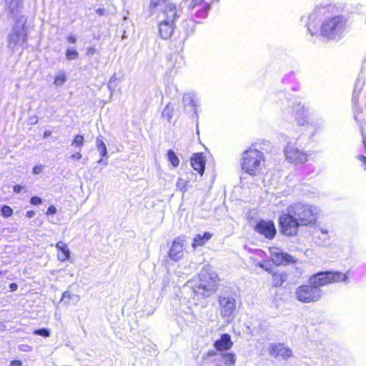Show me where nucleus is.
<instances>
[{
  "mask_svg": "<svg viewBox=\"0 0 366 366\" xmlns=\"http://www.w3.org/2000/svg\"><path fill=\"white\" fill-rule=\"evenodd\" d=\"M42 202V200L40 197H32L31 199H30V203L33 205H35V206H37V205H39L41 204Z\"/></svg>",
  "mask_w": 366,
  "mask_h": 366,
  "instance_id": "nucleus-36",
  "label": "nucleus"
},
{
  "mask_svg": "<svg viewBox=\"0 0 366 366\" xmlns=\"http://www.w3.org/2000/svg\"><path fill=\"white\" fill-rule=\"evenodd\" d=\"M174 111V107L172 103H168L162 112L163 118L166 119L168 122H170Z\"/></svg>",
  "mask_w": 366,
  "mask_h": 366,
  "instance_id": "nucleus-26",
  "label": "nucleus"
},
{
  "mask_svg": "<svg viewBox=\"0 0 366 366\" xmlns=\"http://www.w3.org/2000/svg\"><path fill=\"white\" fill-rule=\"evenodd\" d=\"M347 274L341 272L326 271L317 272L309 278V285L298 287L295 292L296 299L304 303L318 301L322 296L320 287L328 284L347 282Z\"/></svg>",
  "mask_w": 366,
  "mask_h": 366,
  "instance_id": "nucleus-3",
  "label": "nucleus"
},
{
  "mask_svg": "<svg viewBox=\"0 0 366 366\" xmlns=\"http://www.w3.org/2000/svg\"><path fill=\"white\" fill-rule=\"evenodd\" d=\"M271 356L274 357H282L287 359L292 356V353L290 348L284 347L282 344H271L268 349Z\"/></svg>",
  "mask_w": 366,
  "mask_h": 366,
  "instance_id": "nucleus-16",
  "label": "nucleus"
},
{
  "mask_svg": "<svg viewBox=\"0 0 366 366\" xmlns=\"http://www.w3.org/2000/svg\"><path fill=\"white\" fill-rule=\"evenodd\" d=\"M357 159L362 162V166L366 170V157L363 155H358Z\"/></svg>",
  "mask_w": 366,
  "mask_h": 366,
  "instance_id": "nucleus-38",
  "label": "nucleus"
},
{
  "mask_svg": "<svg viewBox=\"0 0 366 366\" xmlns=\"http://www.w3.org/2000/svg\"><path fill=\"white\" fill-rule=\"evenodd\" d=\"M317 243L319 244V242H322L325 239V236H322L321 234H318V236H317Z\"/></svg>",
  "mask_w": 366,
  "mask_h": 366,
  "instance_id": "nucleus-51",
  "label": "nucleus"
},
{
  "mask_svg": "<svg viewBox=\"0 0 366 366\" xmlns=\"http://www.w3.org/2000/svg\"><path fill=\"white\" fill-rule=\"evenodd\" d=\"M255 231L269 239H272L277 232L274 222L270 220H260L256 224Z\"/></svg>",
  "mask_w": 366,
  "mask_h": 366,
  "instance_id": "nucleus-14",
  "label": "nucleus"
},
{
  "mask_svg": "<svg viewBox=\"0 0 366 366\" xmlns=\"http://www.w3.org/2000/svg\"><path fill=\"white\" fill-rule=\"evenodd\" d=\"M285 156L286 159L293 164H302L307 161V155L297 147V142H289L285 148Z\"/></svg>",
  "mask_w": 366,
  "mask_h": 366,
  "instance_id": "nucleus-9",
  "label": "nucleus"
},
{
  "mask_svg": "<svg viewBox=\"0 0 366 366\" xmlns=\"http://www.w3.org/2000/svg\"><path fill=\"white\" fill-rule=\"evenodd\" d=\"M219 0H192L189 6V13L197 18L207 17L211 5Z\"/></svg>",
  "mask_w": 366,
  "mask_h": 366,
  "instance_id": "nucleus-10",
  "label": "nucleus"
},
{
  "mask_svg": "<svg viewBox=\"0 0 366 366\" xmlns=\"http://www.w3.org/2000/svg\"><path fill=\"white\" fill-rule=\"evenodd\" d=\"M22 362L19 360H12L10 363V366H21Z\"/></svg>",
  "mask_w": 366,
  "mask_h": 366,
  "instance_id": "nucleus-42",
  "label": "nucleus"
},
{
  "mask_svg": "<svg viewBox=\"0 0 366 366\" xmlns=\"http://www.w3.org/2000/svg\"><path fill=\"white\" fill-rule=\"evenodd\" d=\"M184 254V240L183 238L178 237H176L169 249L168 257L174 262L181 259Z\"/></svg>",
  "mask_w": 366,
  "mask_h": 366,
  "instance_id": "nucleus-13",
  "label": "nucleus"
},
{
  "mask_svg": "<svg viewBox=\"0 0 366 366\" xmlns=\"http://www.w3.org/2000/svg\"><path fill=\"white\" fill-rule=\"evenodd\" d=\"M168 160L172 165L177 167L179 164V159L173 150H169L167 152Z\"/></svg>",
  "mask_w": 366,
  "mask_h": 366,
  "instance_id": "nucleus-30",
  "label": "nucleus"
},
{
  "mask_svg": "<svg viewBox=\"0 0 366 366\" xmlns=\"http://www.w3.org/2000/svg\"><path fill=\"white\" fill-rule=\"evenodd\" d=\"M96 52V49L94 47H89L87 49L86 54L87 55H93Z\"/></svg>",
  "mask_w": 366,
  "mask_h": 366,
  "instance_id": "nucleus-47",
  "label": "nucleus"
},
{
  "mask_svg": "<svg viewBox=\"0 0 366 366\" xmlns=\"http://www.w3.org/2000/svg\"><path fill=\"white\" fill-rule=\"evenodd\" d=\"M1 214L4 217L8 218L12 215L13 209L8 205H4L1 209Z\"/></svg>",
  "mask_w": 366,
  "mask_h": 366,
  "instance_id": "nucleus-33",
  "label": "nucleus"
},
{
  "mask_svg": "<svg viewBox=\"0 0 366 366\" xmlns=\"http://www.w3.org/2000/svg\"><path fill=\"white\" fill-rule=\"evenodd\" d=\"M167 4L168 2H167V0H151L149 5L150 14H154L162 9Z\"/></svg>",
  "mask_w": 366,
  "mask_h": 366,
  "instance_id": "nucleus-24",
  "label": "nucleus"
},
{
  "mask_svg": "<svg viewBox=\"0 0 366 366\" xmlns=\"http://www.w3.org/2000/svg\"><path fill=\"white\" fill-rule=\"evenodd\" d=\"M81 154L80 152H77L71 155V159L74 160H79L81 158Z\"/></svg>",
  "mask_w": 366,
  "mask_h": 366,
  "instance_id": "nucleus-41",
  "label": "nucleus"
},
{
  "mask_svg": "<svg viewBox=\"0 0 366 366\" xmlns=\"http://www.w3.org/2000/svg\"><path fill=\"white\" fill-rule=\"evenodd\" d=\"M233 346L231 336L227 333L220 335L213 343V348L202 353L201 365L213 364L214 366H235L237 355L229 352Z\"/></svg>",
  "mask_w": 366,
  "mask_h": 366,
  "instance_id": "nucleus-5",
  "label": "nucleus"
},
{
  "mask_svg": "<svg viewBox=\"0 0 366 366\" xmlns=\"http://www.w3.org/2000/svg\"><path fill=\"white\" fill-rule=\"evenodd\" d=\"M66 78L64 73H59L58 74L54 79V84L56 86H60L64 84L66 81Z\"/></svg>",
  "mask_w": 366,
  "mask_h": 366,
  "instance_id": "nucleus-34",
  "label": "nucleus"
},
{
  "mask_svg": "<svg viewBox=\"0 0 366 366\" xmlns=\"http://www.w3.org/2000/svg\"><path fill=\"white\" fill-rule=\"evenodd\" d=\"M19 349L22 352H29L31 350V347L27 345H19Z\"/></svg>",
  "mask_w": 366,
  "mask_h": 366,
  "instance_id": "nucleus-39",
  "label": "nucleus"
},
{
  "mask_svg": "<svg viewBox=\"0 0 366 366\" xmlns=\"http://www.w3.org/2000/svg\"><path fill=\"white\" fill-rule=\"evenodd\" d=\"M182 102L184 109L190 107L191 109L197 114V107L199 106V102L196 98L195 94L188 92L183 95Z\"/></svg>",
  "mask_w": 366,
  "mask_h": 366,
  "instance_id": "nucleus-19",
  "label": "nucleus"
},
{
  "mask_svg": "<svg viewBox=\"0 0 366 366\" xmlns=\"http://www.w3.org/2000/svg\"><path fill=\"white\" fill-rule=\"evenodd\" d=\"M80 300L78 295L74 294L69 291H66L62 294L61 302L66 306L72 305L76 306Z\"/></svg>",
  "mask_w": 366,
  "mask_h": 366,
  "instance_id": "nucleus-21",
  "label": "nucleus"
},
{
  "mask_svg": "<svg viewBox=\"0 0 366 366\" xmlns=\"http://www.w3.org/2000/svg\"><path fill=\"white\" fill-rule=\"evenodd\" d=\"M175 24L167 20H160L159 24V33L162 39H167L173 32Z\"/></svg>",
  "mask_w": 366,
  "mask_h": 366,
  "instance_id": "nucleus-18",
  "label": "nucleus"
},
{
  "mask_svg": "<svg viewBox=\"0 0 366 366\" xmlns=\"http://www.w3.org/2000/svg\"><path fill=\"white\" fill-rule=\"evenodd\" d=\"M84 136L81 135V134H77L74 137V139L71 143V145L75 147L76 148H79L80 150L81 148L84 145Z\"/></svg>",
  "mask_w": 366,
  "mask_h": 366,
  "instance_id": "nucleus-31",
  "label": "nucleus"
},
{
  "mask_svg": "<svg viewBox=\"0 0 366 366\" xmlns=\"http://www.w3.org/2000/svg\"><path fill=\"white\" fill-rule=\"evenodd\" d=\"M67 40L69 43L74 44L76 41V38L74 35H70L68 36Z\"/></svg>",
  "mask_w": 366,
  "mask_h": 366,
  "instance_id": "nucleus-45",
  "label": "nucleus"
},
{
  "mask_svg": "<svg viewBox=\"0 0 366 366\" xmlns=\"http://www.w3.org/2000/svg\"><path fill=\"white\" fill-rule=\"evenodd\" d=\"M161 13L158 16L160 20H167L175 24L176 19L179 16L180 11L177 9L175 4L168 3L165 6L160 10Z\"/></svg>",
  "mask_w": 366,
  "mask_h": 366,
  "instance_id": "nucleus-15",
  "label": "nucleus"
},
{
  "mask_svg": "<svg viewBox=\"0 0 366 366\" xmlns=\"http://www.w3.org/2000/svg\"><path fill=\"white\" fill-rule=\"evenodd\" d=\"M6 8L12 15L16 14L19 11L20 0H5Z\"/></svg>",
  "mask_w": 366,
  "mask_h": 366,
  "instance_id": "nucleus-25",
  "label": "nucleus"
},
{
  "mask_svg": "<svg viewBox=\"0 0 366 366\" xmlns=\"http://www.w3.org/2000/svg\"><path fill=\"white\" fill-rule=\"evenodd\" d=\"M4 273L3 271H0V274H2Z\"/></svg>",
  "mask_w": 366,
  "mask_h": 366,
  "instance_id": "nucleus-53",
  "label": "nucleus"
},
{
  "mask_svg": "<svg viewBox=\"0 0 366 366\" xmlns=\"http://www.w3.org/2000/svg\"><path fill=\"white\" fill-rule=\"evenodd\" d=\"M187 175V177L184 179L185 180H189V182L190 179L192 178V177L194 175V174L191 172L188 173Z\"/></svg>",
  "mask_w": 366,
  "mask_h": 366,
  "instance_id": "nucleus-52",
  "label": "nucleus"
},
{
  "mask_svg": "<svg viewBox=\"0 0 366 366\" xmlns=\"http://www.w3.org/2000/svg\"><path fill=\"white\" fill-rule=\"evenodd\" d=\"M34 334L36 335L42 336L44 337H48L50 335V331L47 328H41V329L36 330L34 332Z\"/></svg>",
  "mask_w": 366,
  "mask_h": 366,
  "instance_id": "nucleus-35",
  "label": "nucleus"
},
{
  "mask_svg": "<svg viewBox=\"0 0 366 366\" xmlns=\"http://www.w3.org/2000/svg\"><path fill=\"white\" fill-rule=\"evenodd\" d=\"M44 166L41 164H38L34 167L32 172L34 174H39L42 172Z\"/></svg>",
  "mask_w": 366,
  "mask_h": 366,
  "instance_id": "nucleus-37",
  "label": "nucleus"
},
{
  "mask_svg": "<svg viewBox=\"0 0 366 366\" xmlns=\"http://www.w3.org/2000/svg\"><path fill=\"white\" fill-rule=\"evenodd\" d=\"M34 215H35V212L33 210L27 211L26 213V217L29 219L34 217Z\"/></svg>",
  "mask_w": 366,
  "mask_h": 366,
  "instance_id": "nucleus-46",
  "label": "nucleus"
},
{
  "mask_svg": "<svg viewBox=\"0 0 366 366\" xmlns=\"http://www.w3.org/2000/svg\"><path fill=\"white\" fill-rule=\"evenodd\" d=\"M56 212V209L54 206L53 205H51L49 207L47 211H46V214L49 215V214H54Z\"/></svg>",
  "mask_w": 366,
  "mask_h": 366,
  "instance_id": "nucleus-40",
  "label": "nucleus"
},
{
  "mask_svg": "<svg viewBox=\"0 0 366 366\" xmlns=\"http://www.w3.org/2000/svg\"><path fill=\"white\" fill-rule=\"evenodd\" d=\"M211 237L212 234L209 232H204L203 234H197L193 239V248H197L199 246L204 244L205 242H207Z\"/></svg>",
  "mask_w": 366,
  "mask_h": 366,
  "instance_id": "nucleus-23",
  "label": "nucleus"
},
{
  "mask_svg": "<svg viewBox=\"0 0 366 366\" xmlns=\"http://www.w3.org/2000/svg\"><path fill=\"white\" fill-rule=\"evenodd\" d=\"M277 96V104L282 109L283 117L287 118L291 114L299 126H304L307 123V107L297 100L290 99L284 92H280Z\"/></svg>",
  "mask_w": 366,
  "mask_h": 366,
  "instance_id": "nucleus-6",
  "label": "nucleus"
},
{
  "mask_svg": "<svg viewBox=\"0 0 366 366\" xmlns=\"http://www.w3.org/2000/svg\"><path fill=\"white\" fill-rule=\"evenodd\" d=\"M257 265H258L259 267H261V268H262V269H265L266 271H269V267H267V264H266L265 262H259V263L257 264Z\"/></svg>",
  "mask_w": 366,
  "mask_h": 366,
  "instance_id": "nucleus-44",
  "label": "nucleus"
},
{
  "mask_svg": "<svg viewBox=\"0 0 366 366\" xmlns=\"http://www.w3.org/2000/svg\"><path fill=\"white\" fill-rule=\"evenodd\" d=\"M177 189L180 191L184 195L189 187V180H185L184 178H179L176 183Z\"/></svg>",
  "mask_w": 366,
  "mask_h": 366,
  "instance_id": "nucleus-29",
  "label": "nucleus"
},
{
  "mask_svg": "<svg viewBox=\"0 0 366 366\" xmlns=\"http://www.w3.org/2000/svg\"><path fill=\"white\" fill-rule=\"evenodd\" d=\"M191 166L200 175H202L205 169V159L202 153L194 154L190 160Z\"/></svg>",
  "mask_w": 366,
  "mask_h": 366,
  "instance_id": "nucleus-17",
  "label": "nucleus"
},
{
  "mask_svg": "<svg viewBox=\"0 0 366 366\" xmlns=\"http://www.w3.org/2000/svg\"><path fill=\"white\" fill-rule=\"evenodd\" d=\"M56 248L58 249L59 252L57 254V258L61 262H64L66 260L69 259L70 258V250L68 246L62 241H59L56 244Z\"/></svg>",
  "mask_w": 366,
  "mask_h": 366,
  "instance_id": "nucleus-20",
  "label": "nucleus"
},
{
  "mask_svg": "<svg viewBox=\"0 0 366 366\" xmlns=\"http://www.w3.org/2000/svg\"><path fill=\"white\" fill-rule=\"evenodd\" d=\"M9 288L11 292H14L18 289V285L16 283H11L9 285Z\"/></svg>",
  "mask_w": 366,
  "mask_h": 366,
  "instance_id": "nucleus-48",
  "label": "nucleus"
},
{
  "mask_svg": "<svg viewBox=\"0 0 366 366\" xmlns=\"http://www.w3.org/2000/svg\"><path fill=\"white\" fill-rule=\"evenodd\" d=\"M320 209L314 205L296 202L289 206L279 217L282 232L287 236L297 234L301 226H308L315 223Z\"/></svg>",
  "mask_w": 366,
  "mask_h": 366,
  "instance_id": "nucleus-2",
  "label": "nucleus"
},
{
  "mask_svg": "<svg viewBox=\"0 0 366 366\" xmlns=\"http://www.w3.org/2000/svg\"><path fill=\"white\" fill-rule=\"evenodd\" d=\"M22 189H23V187H22V186L17 184V185H15V186L14 187L13 190H14V192L15 193L18 194V193H20V192H21V191L22 190Z\"/></svg>",
  "mask_w": 366,
  "mask_h": 366,
  "instance_id": "nucleus-43",
  "label": "nucleus"
},
{
  "mask_svg": "<svg viewBox=\"0 0 366 366\" xmlns=\"http://www.w3.org/2000/svg\"><path fill=\"white\" fill-rule=\"evenodd\" d=\"M218 274L209 265L204 266L199 273V280L197 282H188L182 288V293L188 300H193L194 304L197 305L200 299L210 296L217 288Z\"/></svg>",
  "mask_w": 366,
  "mask_h": 366,
  "instance_id": "nucleus-4",
  "label": "nucleus"
},
{
  "mask_svg": "<svg viewBox=\"0 0 366 366\" xmlns=\"http://www.w3.org/2000/svg\"><path fill=\"white\" fill-rule=\"evenodd\" d=\"M51 134V131H49V130L45 131V132H44L43 137H44V139H46V138H48Z\"/></svg>",
  "mask_w": 366,
  "mask_h": 366,
  "instance_id": "nucleus-50",
  "label": "nucleus"
},
{
  "mask_svg": "<svg viewBox=\"0 0 366 366\" xmlns=\"http://www.w3.org/2000/svg\"><path fill=\"white\" fill-rule=\"evenodd\" d=\"M219 305L221 316L230 320L236 310V299L232 296L222 295L219 297Z\"/></svg>",
  "mask_w": 366,
  "mask_h": 366,
  "instance_id": "nucleus-11",
  "label": "nucleus"
},
{
  "mask_svg": "<svg viewBox=\"0 0 366 366\" xmlns=\"http://www.w3.org/2000/svg\"><path fill=\"white\" fill-rule=\"evenodd\" d=\"M270 258L272 262L277 265H287L291 263L296 262V259L284 252L280 249L277 247H272L269 249Z\"/></svg>",
  "mask_w": 366,
  "mask_h": 366,
  "instance_id": "nucleus-12",
  "label": "nucleus"
},
{
  "mask_svg": "<svg viewBox=\"0 0 366 366\" xmlns=\"http://www.w3.org/2000/svg\"><path fill=\"white\" fill-rule=\"evenodd\" d=\"M79 54L76 49H68L66 51V58L68 60H75L78 58Z\"/></svg>",
  "mask_w": 366,
  "mask_h": 366,
  "instance_id": "nucleus-32",
  "label": "nucleus"
},
{
  "mask_svg": "<svg viewBox=\"0 0 366 366\" xmlns=\"http://www.w3.org/2000/svg\"><path fill=\"white\" fill-rule=\"evenodd\" d=\"M264 154L256 149H249L242 154V169L251 176H257L264 166Z\"/></svg>",
  "mask_w": 366,
  "mask_h": 366,
  "instance_id": "nucleus-8",
  "label": "nucleus"
},
{
  "mask_svg": "<svg viewBox=\"0 0 366 366\" xmlns=\"http://www.w3.org/2000/svg\"><path fill=\"white\" fill-rule=\"evenodd\" d=\"M26 23V19L24 16L19 17L7 36V47L12 54L19 50L23 51L26 47L28 32Z\"/></svg>",
  "mask_w": 366,
  "mask_h": 366,
  "instance_id": "nucleus-7",
  "label": "nucleus"
},
{
  "mask_svg": "<svg viewBox=\"0 0 366 366\" xmlns=\"http://www.w3.org/2000/svg\"><path fill=\"white\" fill-rule=\"evenodd\" d=\"M96 13L99 15V16H103L105 13V10L104 9H101V8H99L96 10Z\"/></svg>",
  "mask_w": 366,
  "mask_h": 366,
  "instance_id": "nucleus-49",
  "label": "nucleus"
},
{
  "mask_svg": "<svg viewBox=\"0 0 366 366\" xmlns=\"http://www.w3.org/2000/svg\"><path fill=\"white\" fill-rule=\"evenodd\" d=\"M287 275L284 273H274L272 275V284L274 287H280L285 282Z\"/></svg>",
  "mask_w": 366,
  "mask_h": 366,
  "instance_id": "nucleus-28",
  "label": "nucleus"
},
{
  "mask_svg": "<svg viewBox=\"0 0 366 366\" xmlns=\"http://www.w3.org/2000/svg\"><path fill=\"white\" fill-rule=\"evenodd\" d=\"M334 9L331 4L322 2L317 5L307 17L306 26L311 35L318 33L329 40H340L347 31V20L342 15L326 17L320 26V20Z\"/></svg>",
  "mask_w": 366,
  "mask_h": 366,
  "instance_id": "nucleus-1",
  "label": "nucleus"
},
{
  "mask_svg": "<svg viewBox=\"0 0 366 366\" xmlns=\"http://www.w3.org/2000/svg\"><path fill=\"white\" fill-rule=\"evenodd\" d=\"M319 232V234L322 236H325V239L322 242H319V244L321 246H326L329 244L330 237L329 235V232L325 227H318L316 228V233Z\"/></svg>",
  "mask_w": 366,
  "mask_h": 366,
  "instance_id": "nucleus-27",
  "label": "nucleus"
},
{
  "mask_svg": "<svg viewBox=\"0 0 366 366\" xmlns=\"http://www.w3.org/2000/svg\"><path fill=\"white\" fill-rule=\"evenodd\" d=\"M96 146L101 155V158L97 162L98 164H102L104 166L107 165V162L103 159V157L107 156V149L101 136L97 138Z\"/></svg>",
  "mask_w": 366,
  "mask_h": 366,
  "instance_id": "nucleus-22",
  "label": "nucleus"
}]
</instances>
